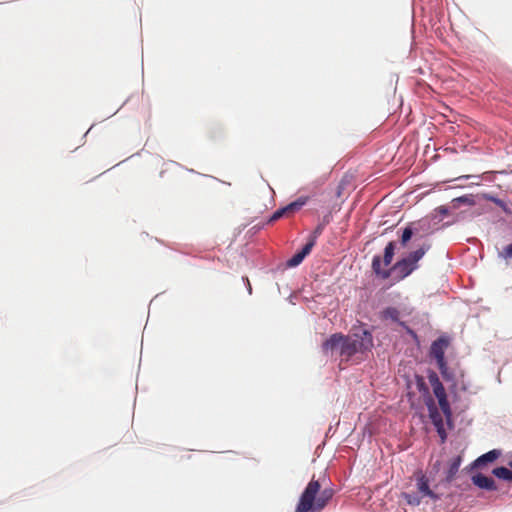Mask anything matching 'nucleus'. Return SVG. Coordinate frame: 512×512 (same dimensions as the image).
<instances>
[{
  "mask_svg": "<svg viewBox=\"0 0 512 512\" xmlns=\"http://www.w3.org/2000/svg\"><path fill=\"white\" fill-rule=\"evenodd\" d=\"M400 312L395 307H388L381 312L383 320H392L393 322L399 321Z\"/></svg>",
  "mask_w": 512,
  "mask_h": 512,
  "instance_id": "f3484780",
  "label": "nucleus"
},
{
  "mask_svg": "<svg viewBox=\"0 0 512 512\" xmlns=\"http://www.w3.org/2000/svg\"><path fill=\"white\" fill-rule=\"evenodd\" d=\"M499 257L506 260V261H509L512 259V242L510 244H508L507 246H505L502 251L499 252Z\"/></svg>",
  "mask_w": 512,
  "mask_h": 512,
  "instance_id": "412c9836",
  "label": "nucleus"
},
{
  "mask_svg": "<svg viewBox=\"0 0 512 512\" xmlns=\"http://www.w3.org/2000/svg\"><path fill=\"white\" fill-rule=\"evenodd\" d=\"M449 346L447 337L441 336L432 342L430 347V356L436 360L438 368L445 366V351Z\"/></svg>",
  "mask_w": 512,
  "mask_h": 512,
  "instance_id": "20e7f679",
  "label": "nucleus"
},
{
  "mask_svg": "<svg viewBox=\"0 0 512 512\" xmlns=\"http://www.w3.org/2000/svg\"><path fill=\"white\" fill-rule=\"evenodd\" d=\"M428 380L432 387L433 393L437 399L447 396L446 390H445L443 384L441 383L436 372H434V371L429 372Z\"/></svg>",
  "mask_w": 512,
  "mask_h": 512,
  "instance_id": "6e6552de",
  "label": "nucleus"
},
{
  "mask_svg": "<svg viewBox=\"0 0 512 512\" xmlns=\"http://www.w3.org/2000/svg\"><path fill=\"white\" fill-rule=\"evenodd\" d=\"M437 400H438L439 407H440L442 413L444 414L447 422L450 423L451 418H452V410H451L450 403L448 401L447 396L441 397Z\"/></svg>",
  "mask_w": 512,
  "mask_h": 512,
  "instance_id": "dca6fc26",
  "label": "nucleus"
},
{
  "mask_svg": "<svg viewBox=\"0 0 512 512\" xmlns=\"http://www.w3.org/2000/svg\"><path fill=\"white\" fill-rule=\"evenodd\" d=\"M509 465L512 467V461L509 463Z\"/></svg>",
  "mask_w": 512,
  "mask_h": 512,
  "instance_id": "bb28decb",
  "label": "nucleus"
},
{
  "mask_svg": "<svg viewBox=\"0 0 512 512\" xmlns=\"http://www.w3.org/2000/svg\"><path fill=\"white\" fill-rule=\"evenodd\" d=\"M441 375L445 380H451L452 375L448 371L447 362H445V366L443 368H439Z\"/></svg>",
  "mask_w": 512,
  "mask_h": 512,
  "instance_id": "b1692460",
  "label": "nucleus"
},
{
  "mask_svg": "<svg viewBox=\"0 0 512 512\" xmlns=\"http://www.w3.org/2000/svg\"><path fill=\"white\" fill-rule=\"evenodd\" d=\"M413 234L414 231L410 225L404 228L400 238L401 246L406 247L407 243L411 240Z\"/></svg>",
  "mask_w": 512,
  "mask_h": 512,
  "instance_id": "6ab92c4d",
  "label": "nucleus"
},
{
  "mask_svg": "<svg viewBox=\"0 0 512 512\" xmlns=\"http://www.w3.org/2000/svg\"><path fill=\"white\" fill-rule=\"evenodd\" d=\"M308 199H309V197H307V196H301L298 199H296L295 201L286 205L285 207H286V210H287L289 216H291L294 213H296L297 211H299L307 203Z\"/></svg>",
  "mask_w": 512,
  "mask_h": 512,
  "instance_id": "ddd939ff",
  "label": "nucleus"
},
{
  "mask_svg": "<svg viewBox=\"0 0 512 512\" xmlns=\"http://www.w3.org/2000/svg\"><path fill=\"white\" fill-rule=\"evenodd\" d=\"M405 499L407 500V503L410 505H419L420 504V498L415 495L405 494Z\"/></svg>",
  "mask_w": 512,
  "mask_h": 512,
  "instance_id": "4be33fe9",
  "label": "nucleus"
},
{
  "mask_svg": "<svg viewBox=\"0 0 512 512\" xmlns=\"http://www.w3.org/2000/svg\"><path fill=\"white\" fill-rule=\"evenodd\" d=\"M334 493L332 488L321 490L319 480L313 476L301 493L295 512H321L332 500Z\"/></svg>",
  "mask_w": 512,
  "mask_h": 512,
  "instance_id": "7ed1b4c3",
  "label": "nucleus"
},
{
  "mask_svg": "<svg viewBox=\"0 0 512 512\" xmlns=\"http://www.w3.org/2000/svg\"><path fill=\"white\" fill-rule=\"evenodd\" d=\"M492 473L499 479L512 481V471L506 467H497L493 469Z\"/></svg>",
  "mask_w": 512,
  "mask_h": 512,
  "instance_id": "a211bd4d",
  "label": "nucleus"
},
{
  "mask_svg": "<svg viewBox=\"0 0 512 512\" xmlns=\"http://www.w3.org/2000/svg\"><path fill=\"white\" fill-rule=\"evenodd\" d=\"M428 410H429V417L431 418V421L433 425L436 427L437 432L441 436V438L444 440L446 438V433L444 429V420L440 412L438 411L437 407L435 406V403L432 399H430L429 403H427Z\"/></svg>",
  "mask_w": 512,
  "mask_h": 512,
  "instance_id": "39448f33",
  "label": "nucleus"
},
{
  "mask_svg": "<svg viewBox=\"0 0 512 512\" xmlns=\"http://www.w3.org/2000/svg\"><path fill=\"white\" fill-rule=\"evenodd\" d=\"M315 245V238H311L301 249V251L294 254L288 261V267H296L298 266L304 258L311 252L312 248Z\"/></svg>",
  "mask_w": 512,
  "mask_h": 512,
  "instance_id": "423d86ee",
  "label": "nucleus"
},
{
  "mask_svg": "<svg viewBox=\"0 0 512 512\" xmlns=\"http://www.w3.org/2000/svg\"><path fill=\"white\" fill-rule=\"evenodd\" d=\"M395 248L396 243L394 241H390L385 249H384V256H383V263L384 266H389L393 260L394 254H395Z\"/></svg>",
  "mask_w": 512,
  "mask_h": 512,
  "instance_id": "2eb2a0df",
  "label": "nucleus"
},
{
  "mask_svg": "<svg viewBox=\"0 0 512 512\" xmlns=\"http://www.w3.org/2000/svg\"><path fill=\"white\" fill-rule=\"evenodd\" d=\"M441 375L445 380H451L452 375L448 371L447 362H445V366L443 368H439Z\"/></svg>",
  "mask_w": 512,
  "mask_h": 512,
  "instance_id": "5701e85b",
  "label": "nucleus"
},
{
  "mask_svg": "<svg viewBox=\"0 0 512 512\" xmlns=\"http://www.w3.org/2000/svg\"><path fill=\"white\" fill-rule=\"evenodd\" d=\"M423 386H424V383H421V384L419 385L420 389H421Z\"/></svg>",
  "mask_w": 512,
  "mask_h": 512,
  "instance_id": "a878e982",
  "label": "nucleus"
},
{
  "mask_svg": "<svg viewBox=\"0 0 512 512\" xmlns=\"http://www.w3.org/2000/svg\"><path fill=\"white\" fill-rule=\"evenodd\" d=\"M435 211L442 217H445L449 214V209L446 206H439L435 209Z\"/></svg>",
  "mask_w": 512,
  "mask_h": 512,
  "instance_id": "393cba45",
  "label": "nucleus"
},
{
  "mask_svg": "<svg viewBox=\"0 0 512 512\" xmlns=\"http://www.w3.org/2000/svg\"><path fill=\"white\" fill-rule=\"evenodd\" d=\"M431 244L424 242L415 251L410 252L406 257L398 260L391 268L382 269V260L379 255H375L372 259L373 272L383 280L393 277L396 281H401L416 269H418V262L430 250Z\"/></svg>",
  "mask_w": 512,
  "mask_h": 512,
  "instance_id": "f03ea898",
  "label": "nucleus"
},
{
  "mask_svg": "<svg viewBox=\"0 0 512 512\" xmlns=\"http://www.w3.org/2000/svg\"><path fill=\"white\" fill-rule=\"evenodd\" d=\"M373 347V336L370 331L363 329L352 335L334 333L322 344V351L325 355H339L348 361L357 353H364Z\"/></svg>",
  "mask_w": 512,
  "mask_h": 512,
  "instance_id": "f257e3e1",
  "label": "nucleus"
},
{
  "mask_svg": "<svg viewBox=\"0 0 512 512\" xmlns=\"http://www.w3.org/2000/svg\"><path fill=\"white\" fill-rule=\"evenodd\" d=\"M500 455H501V452L499 450H496V449L491 450V451L481 455L480 457H478L474 462V466L482 467L487 463L497 460Z\"/></svg>",
  "mask_w": 512,
  "mask_h": 512,
  "instance_id": "9d476101",
  "label": "nucleus"
},
{
  "mask_svg": "<svg viewBox=\"0 0 512 512\" xmlns=\"http://www.w3.org/2000/svg\"><path fill=\"white\" fill-rule=\"evenodd\" d=\"M461 462H462L461 456H456L455 458H453L450 461L449 468L446 473V481L447 482L453 481V479L455 478V476L459 470Z\"/></svg>",
  "mask_w": 512,
  "mask_h": 512,
  "instance_id": "f8f14e48",
  "label": "nucleus"
},
{
  "mask_svg": "<svg viewBox=\"0 0 512 512\" xmlns=\"http://www.w3.org/2000/svg\"><path fill=\"white\" fill-rule=\"evenodd\" d=\"M461 205L473 206L475 205V198L472 194L463 195L457 198L452 199L451 208L458 209Z\"/></svg>",
  "mask_w": 512,
  "mask_h": 512,
  "instance_id": "9b49d317",
  "label": "nucleus"
},
{
  "mask_svg": "<svg viewBox=\"0 0 512 512\" xmlns=\"http://www.w3.org/2000/svg\"><path fill=\"white\" fill-rule=\"evenodd\" d=\"M472 482L474 485L481 489L489 490V491H495L497 489V486L495 484V481L493 478L485 476L481 473L476 474L472 477Z\"/></svg>",
  "mask_w": 512,
  "mask_h": 512,
  "instance_id": "0eeeda50",
  "label": "nucleus"
},
{
  "mask_svg": "<svg viewBox=\"0 0 512 512\" xmlns=\"http://www.w3.org/2000/svg\"><path fill=\"white\" fill-rule=\"evenodd\" d=\"M417 489L418 492L422 495V497H429L433 500H438L439 497L436 495L429 487L428 479L425 475H420L417 478Z\"/></svg>",
  "mask_w": 512,
  "mask_h": 512,
  "instance_id": "1a4fd4ad",
  "label": "nucleus"
},
{
  "mask_svg": "<svg viewBox=\"0 0 512 512\" xmlns=\"http://www.w3.org/2000/svg\"><path fill=\"white\" fill-rule=\"evenodd\" d=\"M308 199H309V197H307V196H301L298 199H296L295 201L286 205L285 207H286V210H287L289 216H291L294 213H296L297 211H299L307 203Z\"/></svg>",
  "mask_w": 512,
  "mask_h": 512,
  "instance_id": "4468645a",
  "label": "nucleus"
},
{
  "mask_svg": "<svg viewBox=\"0 0 512 512\" xmlns=\"http://www.w3.org/2000/svg\"><path fill=\"white\" fill-rule=\"evenodd\" d=\"M282 217H289V214L286 210V207H282L280 209H277L273 214L272 216L270 217L269 219V222L272 223L274 221H277L279 220L280 218Z\"/></svg>",
  "mask_w": 512,
  "mask_h": 512,
  "instance_id": "aec40b11",
  "label": "nucleus"
}]
</instances>
